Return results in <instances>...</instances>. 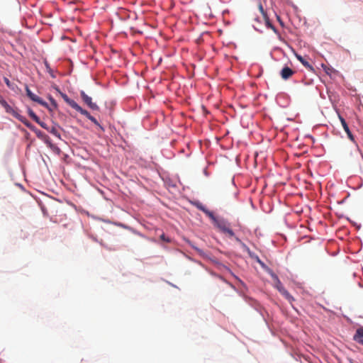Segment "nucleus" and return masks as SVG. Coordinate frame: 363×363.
<instances>
[{"instance_id":"obj_1","label":"nucleus","mask_w":363,"mask_h":363,"mask_svg":"<svg viewBox=\"0 0 363 363\" xmlns=\"http://www.w3.org/2000/svg\"><path fill=\"white\" fill-rule=\"evenodd\" d=\"M271 277L274 281V287L290 302L294 301V297L285 289L279 277L274 272H270Z\"/></svg>"},{"instance_id":"obj_2","label":"nucleus","mask_w":363,"mask_h":363,"mask_svg":"<svg viewBox=\"0 0 363 363\" xmlns=\"http://www.w3.org/2000/svg\"><path fill=\"white\" fill-rule=\"evenodd\" d=\"M32 131L35 133L36 136L38 138L43 140L45 142V143L48 145V146L49 147H50L53 151L57 152H60V148L57 146H56L55 145H54L53 143H52L49 137L47 135H45L44 133H43L41 130H40L39 129H38L35 127L32 130Z\"/></svg>"},{"instance_id":"obj_3","label":"nucleus","mask_w":363,"mask_h":363,"mask_svg":"<svg viewBox=\"0 0 363 363\" xmlns=\"http://www.w3.org/2000/svg\"><path fill=\"white\" fill-rule=\"evenodd\" d=\"M216 225L222 233L228 235L229 237H234L235 234L230 227V224L223 219L216 220Z\"/></svg>"},{"instance_id":"obj_4","label":"nucleus","mask_w":363,"mask_h":363,"mask_svg":"<svg viewBox=\"0 0 363 363\" xmlns=\"http://www.w3.org/2000/svg\"><path fill=\"white\" fill-rule=\"evenodd\" d=\"M80 96L84 102L92 110H99V106L92 102V99L90 96L86 95L84 91L80 92Z\"/></svg>"},{"instance_id":"obj_5","label":"nucleus","mask_w":363,"mask_h":363,"mask_svg":"<svg viewBox=\"0 0 363 363\" xmlns=\"http://www.w3.org/2000/svg\"><path fill=\"white\" fill-rule=\"evenodd\" d=\"M26 94L27 96L33 101H35L37 103H38L39 104H41V105H43V106H46L47 104L46 102H45L41 98H40L38 96L35 95V94H33L30 90V89L28 88V86H26Z\"/></svg>"},{"instance_id":"obj_6","label":"nucleus","mask_w":363,"mask_h":363,"mask_svg":"<svg viewBox=\"0 0 363 363\" xmlns=\"http://www.w3.org/2000/svg\"><path fill=\"white\" fill-rule=\"evenodd\" d=\"M338 117H339V119H340V121L341 122V124L342 125V128H343L344 130L345 131V133L347 135L348 138L351 141H352L354 143V135L351 133L347 122L345 121V120L340 115H338Z\"/></svg>"},{"instance_id":"obj_7","label":"nucleus","mask_w":363,"mask_h":363,"mask_svg":"<svg viewBox=\"0 0 363 363\" xmlns=\"http://www.w3.org/2000/svg\"><path fill=\"white\" fill-rule=\"evenodd\" d=\"M295 72L289 67H284L280 72L281 77L283 79L286 80L291 77Z\"/></svg>"},{"instance_id":"obj_8","label":"nucleus","mask_w":363,"mask_h":363,"mask_svg":"<svg viewBox=\"0 0 363 363\" xmlns=\"http://www.w3.org/2000/svg\"><path fill=\"white\" fill-rule=\"evenodd\" d=\"M354 340L363 345V328H358L354 335Z\"/></svg>"},{"instance_id":"obj_9","label":"nucleus","mask_w":363,"mask_h":363,"mask_svg":"<svg viewBox=\"0 0 363 363\" xmlns=\"http://www.w3.org/2000/svg\"><path fill=\"white\" fill-rule=\"evenodd\" d=\"M296 58L298 61L308 69L310 71H313L314 69L312 65H311L308 62H307L301 55L296 54Z\"/></svg>"},{"instance_id":"obj_10","label":"nucleus","mask_w":363,"mask_h":363,"mask_svg":"<svg viewBox=\"0 0 363 363\" xmlns=\"http://www.w3.org/2000/svg\"><path fill=\"white\" fill-rule=\"evenodd\" d=\"M61 96L64 99V101L69 104L72 108L75 106V105L77 104L75 101L71 99L68 97V96L66 94L60 93Z\"/></svg>"},{"instance_id":"obj_11","label":"nucleus","mask_w":363,"mask_h":363,"mask_svg":"<svg viewBox=\"0 0 363 363\" xmlns=\"http://www.w3.org/2000/svg\"><path fill=\"white\" fill-rule=\"evenodd\" d=\"M73 108L80 113L82 115L86 116L87 118L91 116L86 110L82 108L79 105H78V104H77Z\"/></svg>"},{"instance_id":"obj_12","label":"nucleus","mask_w":363,"mask_h":363,"mask_svg":"<svg viewBox=\"0 0 363 363\" xmlns=\"http://www.w3.org/2000/svg\"><path fill=\"white\" fill-rule=\"evenodd\" d=\"M48 132H50L51 134L55 135L59 139H61V135L60 132L58 131V129L55 126L48 127V129H47Z\"/></svg>"},{"instance_id":"obj_13","label":"nucleus","mask_w":363,"mask_h":363,"mask_svg":"<svg viewBox=\"0 0 363 363\" xmlns=\"http://www.w3.org/2000/svg\"><path fill=\"white\" fill-rule=\"evenodd\" d=\"M21 122H22L27 128L31 130L35 128V126L33 125L24 116L21 120Z\"/></svg>"},{"instance_id":"obj_14","label":"nucleus","mask_w":363,"mask_h":363,"mask_svg":"<svg viewBox=\"0 0 363 363\" xmlns=\"http://www.w3.org/2000/svg\"><path fill=\"white\" fill-rule=\"evenodd\" d=\"M88 119L90 120L92 123H94L96 125H97L101 130H104V128L99 123L97 120L94 116H91Z\"/></svg>"},{"instance_id":"obj_15","label":"nucleus","mask_w":363,"mask_h":363,"mask_svg":"<svg viewBox=\"0 0 363 363\" xmlns=\"http://www.w3.org/2000/svg\"><path fill=\"white\" fill-rule=\"evenodd\" d=\"M29 116L36 122L39 123L40 118L39 117L33 112L32 110H29L28 111Z\"/></svg>"},{"instance_id":"obj_16","label":"nucleus","mask_w":363,"mask_h":363,"mask_svg":"<svg viewBox=\"0 0 363 363\" xmlns=\"http://www.w3.org/2000/svg\"><path fill=\"white\" fill-rule=\"evenodd\" d=\"M195 206H196V208L199 210H201V211H203V213L205 212V211L206 210V208H205V206L199 203V202H197V203H195Z\"/></svg>"},{"instance_id":"obj_17","label":"nucleus","mask_w":363,"mask_h":363,"mask_svg":"<svg viewBox=\"0 0 363 363\" xmlns=\"http://www.w3.org/2000/svg\"><path fill=\"white\" fill-rule=\"evenodd\" d=\"M204 213L208 216L209 218H212L215 222L217 219L215 218L214 216H213V213L208 211V209H206L204 212Z\"/></svg>"},{"instance_id":"obj_18","label":"nucleus","mask_w":363,"mask_h":363,"mask_svg":"<svg viewBox=\"0 0 363 363\" xmlns=\"http://www.w3.org/2000/svg\"><path fill=\"white\" fill-rule=\"evenodd\" d=\"M192 247L199 253V255L200 256H201L203 257H206L205 252L202 250H201L195 246H193V245H192Z\"/></svg>"},{"instance_id":"obj_19","label":"nucleus","mask_w":363,"mask_h":363,"mask_svg":"<svg viewBox=\"0 0 363 363\" xmlns=\"http://www.w3.org/2000/svg\"><path fill=\"white\" fill-rule=\"evenodd\" d=\"M15 118H16L17 119H18L20 121L23 118V116H21V114H19L16 111L13 110L12 111V113H11Z\"/></svg>"},{"instance_id":"obj_20","label":"nucleus","mask_w":363,"mask_h":363,"mask_svg":"<svg viewBox=\"0 0 363 363\" xmlns=\"http://www.w3.org/2000/svg\"><path fill=\"white\" fill-rule=\"evenodd\" d=\"M43 128L47 130L48 129V126L47 125V124L43 121H41L40 120L39 121V123H38Z\"/></svg>"},{"instance_id":"obj_21","label":"nucleus","mask_w":363,"mask_h":363,"mask_svg":"<svg viewBox=\"0 0 363 363\" xmlns=\"http://www.w3.org/2000/svg\"><path fill=\"white\" fill-rule=\"evenodd\" d=\"M0 104L2 105L3 107L4 108H7V106L9 107V104L8 103L3 99H0Z\"/></svg>"},{"instance_id":"obj_22","label":"nucleus","mask_w":363,"mask_h":363,"mask_svg":"<svg viewBox=\"0 0 363 363\" xmlns=\"http://www.w3.org/2000/svg\"><path fill=\"white\" fill-rule=\"evenodd\" d=\"M160 239L162 240L167 242H169L170 241V240L169 238L165 237L164 234H162V235H160Z\"/></svg>"},{"instance_id":"obj_23","label":"nucleus","mask_w":363,"mask_h":363,"mask_svg":"<svg viewBox=\"0 0 363 363\" xmlns=\"http://www.w3.org/2000/svg\"><path fill=\"white\" fill-rule=\"evenodd\" d=\"M6 112L12 113V111L14 110L11 106L9 105V107L5 108Z\"/></svg>"},{"instance_id":"obj_24","label":"nucleus","mask_w":363,"mask_h":363,"mask_svg":"<svg viewBox=\"0 0 363 363\" xmlns=\"http://www.w3.org/2000/svg\"><path fill=\"white\" fill-rule=\"evenodd\" d=\"M259 9L262 13H264V9H263V6H262V4H259Z\"/></svg>"},{"instance_id":"obj_25","label":"nucleus","mask_w":363,"mask_h":363,"mask_svg":"<svg viewBox=\"0 0 363 363\" xmlns=\"http://www.w3.org/2000/svg\"><path fill=\"white\" fill-rule=\"evenodd\" d=\"M269 26H270V28H272V29L275 33H277V29L274 28V26H272V25H271V24H270V25H269Z\"/></svg>"},{"instance_id":"obj_26","label":"nucleus","mask_w":363,"mask_h":363,"mask_svg":"<svg viewBox=\"0 0 363 363\" xmlns=\"http://www.w3.org/2000/svg\"><path fill=\"white\" fill-rule=\"evenodd\" d=\"M257 262L261 264L264 265V263L257 257Z\"/></svg>"},{"instance_id":"obj_27","label":"nucleus","mask_w":363,"mask_h":363,"mask_svg":"<svg viewBox=\"0 0 363 363\" xmlns=\"http://www.w3.org/2000/svg\"><path fill=\"white\" fill-rule=\"evenodd\" d=\"M5 82L7 85H9V80L8 79H5Z\"/></svg>"}]
</instances>
